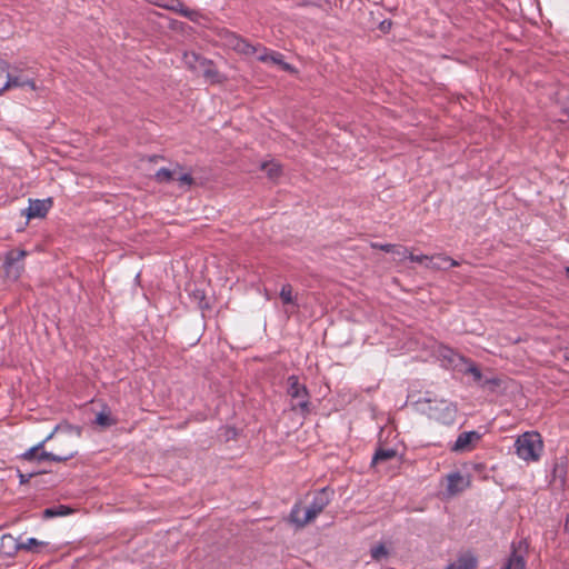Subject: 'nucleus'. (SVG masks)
<instances>
[{"label": "nucleus", "instance_id": "nucleus-1", "mask_svg": "<svg viewBox=\"0 0 569 569\" xmlns=\"http://www.w3.org/2000/svg\"><path fill=\"white\" fill-rule=\"evenodd\" d=\"M226 44L241 54H256L257 59L261 62L277 64L284 71H293L291 64L283 61V56L281 53L270 51L261 44H251L236 33L229 32L226 34Z\"/></svg>", "mask_w": 569, "mask_h": 569}, {"label": "nucleus", "instance_id": "nucleus-2", "mask_svg": "<svg viewBox=\"0 0 569 569\" xmlns=\"http://www.w3.org/2000/svg\"><path fill=\"white\" fill-rule=\"evenodd\" d=\"M333 491L328 487L317 491L312 502L308 508H303L300 503H296L290 512V521L299 528H303L323 511L330 503Z\"/></svg>", "mask_w": 569, "mask_h": 569}, {"label": "nucleus", "instance_id": "nucleus-3", "mask_svg": "<svg viewBox=\"0 0 569 569\" xmlns=\"http://www.w3.org/2000/svg\"><path fill=\"white\" fill-rule=\"evenodd\" d=\"M516 452L518 457L527 462H536L543 451V441L540 433L527 431L516 440Z\"/></svg>", "mask_w": 569, "mask_h": 569}, {"label": "nucleus", "instance_id": "nucleus-4", "mask_svg": "<svg viewBox=\"0 0 569 569\" xmlns=\"http://www.w3.org/2000/svg\"><path fill=\"white\" fill-rule=\"evenodd\" d=\"M60 431V427H56L54 430L40 443L37 446L30 448L27 450L21 457L24 460L31 461V460H51L54 462H64L71 458H73L77 455V451L74 450V447L71 445L69 448L63 452H48L43 450V446L47 441L51 440L57 432Z\"/></svg>", "mask_w": 569, "mask_h": 569}, {"label": "nucleus", "instance_id": "nucleus-5", "mask_svg": "<svg viewBox=\"0 0 569 569\" xmlns=\"http://www.w3.org/2000/svg\"><path fill=\"white\" fill-rule=\"evenodd\" d=\"M287 392L293 401L292 409L299 408L303 412L309 411V392L307 387L299 382L298 376H289L287 379Z\"/></svg>", "mask_w": 569, "mask_h": 569}, {"label": "nucleus", "instance_id": "nucleus-6", "mask_svg": "<svg viewBox=\"0 0 569 569\" xmlns=\"http://www.w3.org/2000/svg\"><path fill=\"white\" fill-rule=\"evenodd\" d=\"M26 256L27 251L20 249L10 250L6 253L3 270L8 279L16 281L20 278L24 269L23 259Z\"/></svg>", "mask_w": 569, "mask_h": 569}, {"label": "nucleus", "instance_id": "nucleus-7", "mask_svg": "<svg viewBox=\"0 0 569 569\" xmlns=\"http://www.w3.org/2000/svg\"><path fill=\"white\" fill-rule=\"evenodd\" d=\"M429 417L445 426H451L456 421L457 408L446 400L436 401L429 406Z\"/></svg>", "mask_w": 569, "mask_h": 569}, {"label": "nucleus", "instance_id": "nucleus-8", "mask_svg": "<svg viewBox=\"0 0 569 569\" xmlns=\"http://www.w3.org/2000/svg\"><path fill=\"white\" fill-rule=\"evenodd\" d=\"M481 435L478 431H466L458 436L455 443L450 447L452 452H468L471 451L480 441Z\"/></svg>", "mask_w": 569, "mask_h": 569}, {"label": "nucleus", "instance_id": "nucleus-9", "mask_svg": "<svg viewBox=\"0 0 569 569\" xmlns=\"http://www.w3.org/2000/svg\"><path fill=\"white\" fill-rule=\"evenodd\" d=\"M449 352L452 355L451 358H449L450 362L455 365V367L459 366V362H461L465 367L460 369L466 375H471L473 380L476 382H480L482 379V373L480 369L476 366L473 361L470 359L465 358L463 356L459 353H453L452 350H449Z\"/></svg>", "mask_w": 569, "mask_h": 569}, {"label": "nucleus", "instance_id": "nucleus-10", "mask_svg": "<svg viewBox=\"0 0 569 569\" xmlns=\"http://www.w3.org/2000/svg\"><path fill=\"white\" fill-rule=\"evenodd\" d=\"M511 549V555L509 557L508 563L505 567H509V569H526V542L519 541L517 545L512 543Z\"/></svg>", "mask_w": 569, "mask_h": 569}, {"label": "nucleus", "instance_id": "nucleus-11", "mask_svg": "<svg viewBox=\"0 0 569 569\" xmlns=\"http://www.w3.org/2000/svg\"><path fill=\"white\" fill-rule=\"evenodd\" d=\"M66 429L68 430L67 435H60L56 438L57 441L59 442V449L57 452L66 451L71 445L74 447V450L77 451L76 439L80 437L81 429L79 427L71 426H68Z\"/></svg>", "mask_w": 569, "mask_h": 569}, {"label": "nucleus", "instance_id": "nucleus-12", "mask_svg": "<svg viewBox=\"0 0 569 569\" xmlns=\"http://www.w3.org/2000/svg\"><path fill=\"white\" fill-rule=\"evenodd\" d=\"M447 480V491L451 496L462 492L466 488L470 486V480L466 479L459 472H452L448 475Z\"/></svg>", "mask_w": 569, "mask_h": 569}, {"label": "nucleus", "instance_id": "nucleus-13", "mask_svg": "<svg viewBox=\"0 0 569 569\" xmlns=\"http://www.w3.org/2000/svg\"><path fill=\"white\" fill-rule=\"evenodd\" d=\"M459 262L446 254L439 253L435 256H430L429 261L426 263V267L431 270H447L450 267H458Z\"/></svg>", "mask_w": 569, "mask_h": 569}, {"label": "nucleus", "instance_id": "nucleus-14", "mask_svg": "<svg viewBox=\"0 0 569 569\" xmlns=\"http://www.w3.org/2000/svg\"><path fill=\"white\" fill-rule=\"evenodd\" d=\"M51 200H30L28 208V218H42L47 214L51 207Z\"/></svg>", "mask_w": 569, "mask_h": 569}, {"label": "nucleus", "instance_id": "nucleus-15", "mask_svg": "<svg viewBox=\"0 0 569 569\" xmlns=\"http://www.w3.org/2000/svg\"><path fill=\"white\" fill-rule=\"evenodd\" d=\"M182 166L178 162L173 163L171 168H160L153 176L154 180L159 183H168L174 180L176 176L180 173Z\"/></svg>", "mask_w": 569, "mask_h": 569}, {"label": "nucleus", "instance_id": "nucleus-16", "mask_svg": "<svg viewBox=\"0 0 569 569\" xmlns=\"http://www.w3.org/2000/svg\"><path fill=\"white\" fill-rule=\"evenodd\" d=\"M477 558L471 553L461 555L456 561L449 563L446 569H475L477 567Z\"/></svg>", "mask_w": 569, "mask_h": 569}, {"label": "nucleus", "instance_id": "nucleus-17", "mask_svg": "<svg viewBox=\"0 0 569 569\" xmlns=\"http://www.w3.org/2000/svg\"><path fill=\"white\" fill-rule=\"evenodd\" d=\"M279 297L283 305L298 306V302H297L298 296H297V293L293 292V288L290 283H284L281 287Z\"/></svg>", "mask_w": 569, "mask_h": 569}, {"label": "nucleus", "instance_id": "nucleus-18", "mask_svg": "<svg viewBox=\"0 0 569 569\" xmlns=\"http://www.w3.org/2000/svg\"><path fill=\"white\" fill-rule=\"evenodd\" d=\"M397 450L392 448H379L372 458V465H378L383 461L391 460L396 458Z\"/></svg>", "mask_w": 569, "mask_h": 569}, {"label": "nucleus", "instance_id": "nucleus-19", "mask_svg": "<svg viewBox=\"0 0 569 569\" xmlns=\"http://www.w3.org/2000/svg\"><path fill=\"white\" fill-rule=\"evenodd\" d=\"M261 169L267 173L271 180H277L281 176V166L273 161L261 163Z\"/></svg>", "mask_w": 569, "mask_h": 569}, {"label": "nucleus", "instance_id": "nucleus-20", "mask_svg": "<svg viewBox=\"0 0 569 569\" xmlns=\"http://www.w3.org/2000/svg\"><path fill=\"white\" fill-rule=\"evenodd\" d=\"M10 74L8 72V63L0 58V94L9 89Z\"/></svg>", "mask_w": 569, "mask_h": 569}, {"label": "nucleus", "instance_id": "nucleus-21", "mask_svg": "<svg viewBox=\"0 0 569 569\" xmlns=\"http://www.w3.org/2000/svg\"><path fill=\"white\" fill-rule=\"evenodd\" d=\"M70 512V509L66 506H58L52 508H47L43 510V518H53L58 516H66Z\"/></svg>", "mask_w": 569, "mask_h": 569}, {"label": "nucleus", "instance_id": "nucleus-22", "mask_svg": "<svg viewBox=\"0 0 569 569\" xmlns=\"http://www.w3.org/2000/svg\"><path fill=\"white\" fill-rule=\"evenodd\" d=\"M371 558L376 561H381L389 556V552L385 545L380 543L376 547H372L370 550Z\"/></svg>", "mask_w": 569, "mask_h": 569}, {"label": "nucleus", "instance_id": "nucleus-23", "mask_svg": "<svg viewBox=\"0 0 569 569\" xmlns=\"http://www.w3.org/2000/svg\"><path fill=\"white\" fill-rule=\"evenodd\" d=\"M30 87L32 90H36V83L33 80L31 79H22L20 77H11L10 76V83H9V88H13V87Z\"/></svg>", "mask_w": 569, "mask_h": 569}, {"label": "nucleus", "instance_id": "nucleus-24", "mask_svg": "<svg viewBox=\"0 0 569 569\" xmlns=\"http://www.w3.org/2000/svg\"><path fill=\"white\" fill-rule=\"evenodd\" d=\"M178 181L180 187L183 186H192L194 183V179L192 178L190 172H184L183 169L178 173L174 178Z\"/></svg>", "mask_w": 569, "mask_h": 569}, {"label": "nucleus", "instance_id": "nucleus-25", "mask_svg": "<svg viewBox=\"0 0 569 569\" xmlns=\"http://www.w3.org/2000/svg\"><path fill=\"white\" fill-rule=\"evenodd\" d=\"M96 423L101 427H110L114 423L111 417L106 412H99L96 417Z\"/></svg>", "mask_w": 569, "mask_h": 569}, {"label": "nucleus", "instance_id": "nucleus-26", "mask_svg": "<svg viewBox=\"0 0 569 569\" xmlns=\"http://www.w3.org/2000/svg\"><path fill=\"white\" fill-rule=\"evenodd\" d=\"M409 249L405 246H401V244H395V249L391 253H393L395 256H397L400 260L401 259H406L408 258L409 256Z\"/></svg>", "mask_w": 569, "mask_h": 569}, {"label": "nucleus", "instance_id": "nucleus-27", "mask_svg": "<svg viewBox=\"0 0 569 569\" xmlns=\"http://www.w3.org/2000/svg\"><path fill=\"white\" fill-rule=\"evenodd\" d=\"M43 542L38 541L36 538H29L27 542L20 543L18 547L24 550H33L36 547L42 546Z\"/></svg>", "mask_w": 569, "mask_h": 569}, {"label": "nucleus", "instance_id": "nucleus-28", "mask_svg": "<svg viewBox=\"0 0 569 569\" xmlns=\"http://www.w3.org/2000/svg\"><path fill=\"white\" fill-rule=\"evenodd\" d=\"M408 258L413 261V262H418V263H422V262H428L429 261V258L430 256H427V254H420V256H416L413 254L412 252H409V256Z\"/></svg>", "mask_w": 569, "mask_h": 569}, {"label": "nucleus", "instance_id": "nucleus-29", "mask_svg": "<svg viewBox=\"0 0 569 569\" xmlns=\"http://www.w3.org/2000/svg\"><path fill=\"white\" fill-rule=\"evenodd\" d=\"M179 11L180 13L183 16V17H188L190 19H193V16H197V12L189 9V8H184L181 3H179Z\"/></svg>", "mask_w": 569, "mask_h": 569}, {"label": "nucleus", "instance_id": "nucleus-30", "mask_svg": "<svg viewBox=\"0 0 569 569\" xmlns=\"http://www.w3.org/2000/svg\"><path fill=\"white\" fill-rule=\"evenodd\" d=\"M372 248L379 249V250H382V251H386V252H392L393 249H395V244H391V243H385V244L373 243Z\"/></svg>", "mask_w": 569, "mask_h": 569}, {"label": "nucleus", "instance_id": "nucleus-31", "mask_svg": "<svg viewBox=\"0 0 569 569\" xmlns=\"http://www.w3.org/2000/svg\"><path fill=\"white\" fill-rule=\"evenodd\" d=\"M38 472H30V473H19V481L21 485H24L30 481V479L36 476Z\"/></svg>", "mask_w": 569, "mask_h": 569}, {"label": "nucleus", "instance_id": "nucleus-32", "mask_svg": "<svg viewBox=\"0 0 569 569\" xmlns=\"http://www.w3.org/2000/svg\"><path fill=\"white\" fill-rule=\"evenodd\" d=\"M302 6H318L320 0H297Z\"/></svg>", "mask_w": 569, "mask_h": 569}, {"label": "nucleus", "instance_id": "nucleus-33", "mask_svg": "<svg viewBox=\"0 0 569 569\" xmlns=\"http://www.w3.org/2000/svg\"><path fill=\"white\" fill-rule=\"evenodd\" d=\"M386 23H387V21H383V22L381 23V29H382V30H386V29H387V24H386Z\"/></svg>", "mask_w": 569, "mask_h": 569}, {"label": "nucleus", "instance_id": "nucleus-34", "mask_svg": "<svg viewBox=\"0 0 569 569\" xmlns=\"http://www.w3.org/2000/svg\"><path fill=\"white\" fill-rule=\"evenodd\" d=\"M501 569H509V567H503V568H501Z\"/></svg>", "mask_w": 569, "mask_h": 569}]
</instances>
